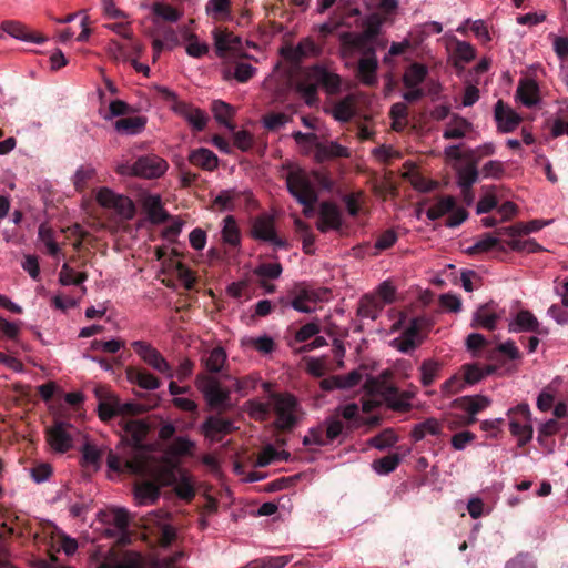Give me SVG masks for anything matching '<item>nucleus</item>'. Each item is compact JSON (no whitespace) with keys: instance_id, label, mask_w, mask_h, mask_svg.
Returning a JSON list of instances; mask_svg holds the SVG:
<instances>
[{"instance_id":"obj_1","label":"nucleus","mask_w":568,"mask_h":568,"mask_svg":"<svg viewBox=\"0 0 568 568\" xmlns=\"http://www.w3.org/2000/svg\"><path fill=\"white\" fill-rule=\"evenodd\" d=\"M123 430L119 453L110 452L108 455V467L121 474L155 476L151 448L144 443L150 430L149 424L142 419H125Z\"/></svg>"},{"instance_id":"obj_2","label":"nucleus","mask_w":568,"mask_h":568,"mask_svg":"<svg viewBox=\"0 0 568 568\" xmlns=\"http://www.w3.org/2000/svg\"><path fill=\"white\" fill-rule=\"evenodd\" d=\"M364 389L371 396H378L379 399H365L362 403V410L371 413L377 408L382 402H385L389 408L396 412H407L410 409V394L400 392L396 386L389 384L385 376L368 377L365 381Z\"/></svg>"},{"instance_id":"obj_3","label":"nucleus","mask_w":568,"mask_h":568,"mask_svg":"<svg viewBox=\"0 0 568 568\" xmlns=\"http://www.w3.org/2000/svg\"><path fill=\"white\" fill-rule=\"evenodd\" d=\"M288 193L303 205V215L307 219L315 214V204L318 194L313 185L310 174L302 168H291L285 176Z\"/></svg>"},{"instance_id":"obj_4","label":"nucleus","mask_w":568,"mask_h":568,"mask_svg":"<svg viewBox=\"0 0 568 568\" xmlns=\"http://www.w3.org/2000/svg\"><path fill=\"white\" fill-rule=\"evenodd\" d=\"M462 425V417L458 414H448L443 418L442 422H438L435 418H428L417 425L412 430V437L415 442H419L426 437V435L437 436L443 433L446 428L448 430H454L455 434L452 437V445L455 449H462V430L459 427Z\"/></svg>"},{"instance_id":"obj_5","label":"nucleus","mask_w":568,"mask_h":568,"mask_svg":"<svg viewBox=\"0 0 568 568\" xmlns=\"http://www.w3.org/2000/svg\"><path fill=\"white\" fill-rule=\"evenodd\" d=\"M270 399L276 415L274 427L283 433L292 432L298 423L296 413L300 405L296 397L290 393H271Z\"/></svg>"},{"instance_id":"obj_6","label":"nucleus","mask_w":568,"mask_h":568,"mask_svg":"<svg viewBox=\"0 0 568 568\" xmlns=\"http://www.w3.org/2000/svg\"><path fill=\"white\" fill-rule=\"evenodd\" d=\"M495 153L493 143H484L477 148H468L464 144V206L469 205L471 197L469 190L479 178L477 164L486 156Z\"/></svg>"},{"instance_id":"obj_7","label":"nucleus","mask_w":568,"mask_h":568,"mask_svg":"<svg viewBox=\"0 0 568 568\" xmlns=\"http://www.w3.org/2000/svg\"><path fill=\"white\" fill-rule=\"evenodd\" d=\"M428 68L422 63L413 62L403 74V84L406 91L403 99L408 103H415L426 97V89L422 85L427 80Z\"/></svg>"},{"instance_id":"obj_8","label":"nucleus","mask_w":568,"mask_h":568,"mask_svg":"<svg viewBox=\"0 0 568 568\" xmlns=\"http://www.w3.org/2000/svg\"><path fill=\"white\" fill-rule=\"evenodd\" d=\"M169 168L168 162L155 154H148L136 159L132 165H121L118 169L120 174H131L144 179H158Z\"/></svg>"},{"instance_id":"obj_9","label":"nucleus","mask_w":568,"mask_h":568,"mask_svg":"<svg viewBox=\"0 0 568 568\" xmlns=\"http://www.w3.org/2000/svg\"><path fill=\"white\" fill-rule=\"evenodd\" d=\"M131 346L148 366L164 375L166 378L174 377V369L170 363L150 343L144 341H134Z\"/></svg>"},{"instance_id":"obj_10","label":"nucleus","mask_w":568,"mask_h":568,"mask_svg":"<svg viewBox=\"0 0 568 568\" xmlns=\"http://www.w3.org/2000/svg\"><path fill=\"white\" fill-rule=\"evenodd\" d=\"M98 203L108 209H113L124 220H130L135 214V206L131 199L114 193L108 187H102L97 194Z\"/></svg>"},{"instance_id":"obj_11","label":"nucleus","mask_w":568,"mask_h":568,"mask_svg":"<svg viewBox=\"0 0 568 568\" xmlns=\"http://www.w3.org/2000/svg\"><path fill=\"white\" fill-rule=\"evenodd\" d=\"M155 477V481L146 480L136 486V497L141 504H153L160 496V486L175 481V474L172 468H163Z\"/></svg>"},{"instance_id":"obj_12","label":"nucleus","mask_w":568,"mask_h":568,"mask_svg":"<svg viewBox=\"0 0 568 568\" xmlns=\"http://www.w3.org/2000/svg\"><path fill=\"white\" fill-rule=\"evenodd\" d=\"M251 236L255 240L271 242L274 246L285 248L287 243L277 236L274 225V217L268 214L257 215L252 221Z\"/></svg>"},{"instance_id":"obj_13","label":"nucleus","mask_w":568,"mask_h":568,"mask_svg":"<svg viewBox=\"0 0 568 568\" xmlns=\"http://www.w3.org/2000/svg\"><path fill=\"white\" fill-rule=\"evenodd\" d=\"M306 80L315 81L327 94H337L341 91V77L322 64H314L305 71Z\"/></svg>"},{"instance_id":"obj_14","label":"nucleus","mask_w":568,"mask_h":568,"mask_svg":"<svg viewBox=\"0 0 568 568\" xmlns=\"http://www.w3.org/2000/svg\"><path fill=\"white\" fill-rule=\"evenodd\" d=\"M72 429L74 428L70 423L55 419L52 427L47 429L48 443L55 452H68L73 444Z\"/></svg>"},{"instance_id":"obj_15","label":"nucleus","mask_w":568,"mask_h":568,"mask_svg":"<svg viewBox=\"0 0 568 568\" xmlns=\"http://www.w3.org/2000/svg\"><path fill=\"white\" fill-rule=\"evenodd\" d=\"M196 386L212 406H220L229 399V390L223 389L221 383L214 376L197 375Z\"/></svg>"},{"instance_id":"obj_16","label":"nucleus","mask_w":568,"mask_h":568,"mask_svg":"<svg viewBox=\"0 0 568 568\" xmlns=\"http://www.w3.org/2000/svg\"><path fill=\"white\" fill-rule=\"evenodd\" d=\"M294 295L291 301V306L301 313L310 314L313 312V308L308 306L307 302L317 303L326 298L328 294L327 288H312L305 285H298L292 292Z\"/></svg>"},{"instance_id":"obj_17","label":"nucleus","mask_w":568,"mask_h":568,"mask_svg":"<svg viewBox=\"0 0 568 568\" xmlns=\"http://www.w3.org/2000/svg\"><path fill=\"white\" fill-rule=\"evenodd\" d=\"M456 203L454 197L452 196H444L440 197L435 204L429 206L426 211V216L435 221L443 215L453 212V214L447 219L446 225L454 227L462 224V209H455Z\"/></svg>"},{"instance_id":"obj_18","label":"nucleus","mask_w":568,"mask_h":568,"mask_svg":"<svg viewBox=\"0 0 568 568\" xmlns=\"http://www.w3.org/2000/svg\"><path fill=\"white\" fill-rule=\"evenodd\" d=\"M497 308L498 306L494 301L480 305L471 315L470 326L475 329L494 331L501 317Z\"/></svg>"},{"instance_id":"obj_19","label":"nucleus","mask_w":568,"mask_h":568,"mask_svg":"<svg viewBox=\"0 0 568 568\" xmlns=\"http://www.w3.org/2000/svg\"><path fill=\"white\" fill-rule=\"evenodd\" d=\"M320 219L316 227L320 232L326 233L328 230H339L342 227V212L339 207L329 201L320 204Z\"/></svg>"},{"instance_id":"obj_20","label":"nucleus","mask_w":568,"mask_h":568,"mask_svg":"<svg viewBox=\"0 0 568 568\" xmlns=\"http://www.w3.org/2000/svg\"><path fill=\"white\" fill-rule=\"evenodd\" d=\"M508 329L513 333L530 332L537 335L548 334V328L542 327L537 317L528 310L519 311L515 320L509 323Z\"/></svg>"},{"instance_id":"obj_21","label":"nucleus","mask_w":568,"mask_h":568,"mask_svg":"<svg viewBox=\"0 0 568 568\" xmlns=\"http://www.w3.org/2000/svg\"><path fill=\"white\" fill-rule=\"evenodd\" d=\"M1 30L13 38L26 42L42 44L48 41V38L45 36L29 30L26 24L16 20L3 21L0 28V31Z\"/></svg>"},{"instance_id":"obj_22","label":"nucleus","mask_w":568,"mask_h":568,"mask_svg":"<svg viewBox=\"0 0 568 568\" xmlns=\"http://www.w3.org/2000/svg\"><path fill=\"white\" fill-rule=\"evenodd\" d=\"M172 110L184 118L194 131L201 132L205 129L207 115L201 109L184 101H176V103L172 105Z\"/></svg>"},{"instance_id":"obj_23","label":"nucleus","mask_w":568,"mask_h":568,"mask_svg":"<svg viewBox=\"0 0 568 568\" xmlns=\"http://www.w3.org/2000/svg\"><path fill=\"white\" fill-rule=\"evenodd\" d=\"M321 53L322 47L316 44L311 38L301 40L295 48L283 50L285 59L293 64H300L303 59L308 57H318Z\"/></svg>"},{"instance_id":"obj_24","label":"nucleus","mask_w":568,"mask_h":568,"mask_svg":"<svg viewBox=\"0 0 568 568\" xmlns=\"http://www.w3.org/2000/svg\"><path fill=\"white\" fill-rule=\"evenodd\" d=\"M233 430L234 427L232 420L219 416L207 417L202 425L203 434L215 442L221 440L225 435L231 434Z\"/></svg>"},{"instance_id":"obj_25","label":"nucleus","mask_w":568,"mask_h":568,"mask_svg":"<svg viewBox=\"0 0 568 568\" xmlns=\"http://www.w3.org/2000/svg\"><path fill=\"white\" fill-rule=\"evenodd\" d=\"M495 120L500 131L511 132L521 122V116L506 105L503 100H498L495 104Z\"/></svg>"},{"instance_id":"obj_26","label":"nucleus","mask_w":568,"mask_h":568,"mask_svg":"<svg viewBox=\"0 0 568 568\" xmlns=\"http://www.w3.org/2000/svg\"><path fill=\"white\" fill-rule=\"evenodd\" d=\"M491 400L484 395L464 396V428L473 425L476 415L489 407Z\"/></svg>"},{"instance_id":"obj_27","label":"nucleus","mask_w":568,"mask_h":568,"mask_svg":"<svg viewBox=\"0 0 568 568\" xmlns=\"http://www.w3.org/2000/svg\"><path fill=\"white\" fill-rule=\"evenodd\" d=\"M126 377L130 383L138 385L140 388L146 390H154L160 388L161 381L142 367L129 366L126 368Z\"/></svg>"},{"instance_id":"obj_28","label":"nucleus","mask_w":568,"mask_h":568,"mask_svg":"<svg viewBox=\"0 0 568 568\" xmlns=\"http://www.w3.org/2000/svg\"><path fill=\"white\" fill-rule=\"evenodd\" d=\"M142 206L148 214V219L153 224H161L169 220V213L163 209L162 201L158 194H148L142 200Z\"/></svg>"},{"instance_id":"obj_29","label":"nucleus","mask_w":568,"mask_h":568,"mask_svg":"<svg viewBox=\"0 0 568 568\" xmlns=\"http://www.w3.org/2000/svg\"><path fill=\"white\" fill-rule=\"evenodd\" d=\"M349 151L347 148L341 145L337 142L322 143L317 141L315 143L314 159L317 163H323L331 159L348 158Z\"/></svg>"},{"instance_id":"obj_30","label":"nucleus","mask_w":568,"mask_h":568,"mask_svg":"<svg viewBox=\"0 0 568 568\" xmlns=\"http://www.w3.org/2000/svg\"><path fill=\"white\" fill-rule=\"evenodd\" d=\"M516 97L525 106H535L540 101L537 82L532 79H521L516 90Z\"/></svg>"},{"instance_id":"obj_31","label":"nucleus","mask_w":568,"mask_h":568,"mask_svg":"<svg viewBox=\"0 0 568 568\" xmlns=\"http://www.w3.org/2000/svg\"><path fill=\"white\" fill-rule=\"evenodd\" d=\"M187 160L191 164L205 171H213L219 165V159L216 154L206 148H199L191 151Z\"/></svg>"},{"instance_id":"obj_32","label":"nucleus","mask_w":568,"mask_h":568,"mask_svg":"<svg viewBox=\"0 0 568 568\" xmlns=\"http://www.w3.org/2000/svg\"><path fill=\"white\" fill-rule=\"evenodd\" d=\"M145 125L146 118L138 115L116 120L114 123V129L121 134L136 135L145 129Z\"/></svg>"},{"instance_id":"obj_33","label":"nucleus","mask_w":568,"mask_h":568,"mask_svg":"<svg viewBox=\"0 0 568 568\" xmlns=\"http://www.w3.org/2000/svg\"><path fill=\"white\" fill-rule=\"evenodd\" d=\"M338 419H345L347 422L346 428L347 430H354L359 427V420H362V416L359 414V407L355 403H349L346 405H341L335 408L334 413Z\"/></svg>"},{"instance_id":"obj_34","label":"nucleus","mask_w":568,"mask_h":568,"mask_svg":"<svg viewBox=\"0 0 568 568\" xmlns=\"http://www.w3.org/2000/svg\"><path fill=\"white\" fill-rule=\"evenodd\" d=\"M101 520L108 525H113L120 531L124 532L129 528L130 514L125 508H111L101 513Z\"/></svg>"},{"instance_id":"obj_35","label":"nucleus","mask_w":568,"mask_h":568,"mask_svg":"<svg viewBox=\"0 0 568 568\" xmlns=\"http://www.w3.org/2000/svg\"><path fill=\"white\" fill-rule=\"evenodd\" d=\"M100 402L98 405V415L101 420L108 422L115 416H119V398L113 394H108L102 397L101 392L97 390Z\"/></svg>"},{"instance_id":"obj_36","label":"nucleus","mask_w":568,"mask_h":568,"mask_svg":"<svg viewBox=\"0 0 568 568\" xmlns=\"http://www.w3.org/2000/svg\"><path fill=\"white\" fill-rule=\"evenodd\" d=\"M356 100L353 94H348L333 106L332 114L339 122H349L355 115Z\"/></svg>"},{"instance_id":"obj_37","label":"nucleus","mask_w":568,"mask_h":568,"mask_svg":"<svg viewBox=\"0 0 568 568\" xmlns=\"http://www.w3.org/2000/svg\"><path fill=\"white\" fill-rule=\"evenodd\" d=\"M430 328L432 321L428 317L415 316L409 321L408 326L403 332L422 344Z\"/></svg>"},{"instance_id":"obj_38","label":"nucleus","mask_w":568,"mask_h":568,"mask_svg":"<svg viewBox=\"0 0 568 568\" xmlns=\"http://www.w3.org/2000/svg\"><path fill=\"white\" fill-rule=\"evenodd\" d=\"M339 42L343 49L349 51H362L367 44L374 42L364 36V32H342L339 34Z\"/></svg>"},{"instance_id":"obj_39","label":"nucleus","mask_w":568,"mask_h":568,"mask_svg":"<svg viewBox=\"0 0 568 568\" xmlns=\"http://www.w3.org/2000/svg\"><path fill=\"white\" fill-rule=\"evenodd\" d=\"M324 439L327 445L335 442L341 436H346L352 430H347L346 425L342 419H338L334 414L325 419Z\"/></svg>"},{"instance_id":"obj_40","label":"nucleus","mask_w":568,"mask_h":568,"mask_svg":"<svg viewBox=\"0 0 568 568\" xmlns=\"http://www.w3.org/2000/svg\"><path fill=\"white\" fill-rule=\"evenodd\" d=\"M212 112L214 114L215 120L233 131L235 125L231 122L232 116L234 115V109L229 103L222 100H215L212 102Z\"/></svg>"},{"instance_id":"obj_41","label":"nucleus","mask_w":568,"mask_h":568,"mask_svg":"<svg viewBox=\"0 0 568 568\" xmlns=\"http://www.w3.org/2000/svg\"><path fill=\"white\" fill-rule=\"evenodd\" d=\"M384 307V303L373 296L365 295L361 298L357 314L361 317L376 320Z\"/></svg>"},{"instance_id":"obj_42","label":"nucleus","mask_w":568,"mask_h":568,"mask_svg":"<svg viewBox=\"0 0 568 568\" xmlns=\"http://www.w3.org/2000/svg\"><path fill=\"white\" fill-rule=\"evenodd\" d=\"M378 69L377 59H359L358 61V78L365 85H374L376 83V72Z\"/></svg>"},{"instance_id":"obj_43","label":"nucleus","mask_w":568,"mask_h":568,"mask_svg":"<svg viewBox=\"0 0 568 568\" xmlns=\"http://www.w3.org/2000/svg\"><path fill=\"white\" fill-rule=\"evenodd\" d=\"M38 239L45 245L49 255L57 257L61 253V248L54 239V231L47 223L40 224Z\"/></svg>"},{"instance_id":"obj_44","label":"nucleus","mask_w":568,"mask_h":568,"mask_svg":"<svg viewBox=\"0 0 568 568\" xmlns=\"http://www.w3.org/2000/svg\"><path fill=\"white\" fill-rule=\"evenodd\" d=\"M222 239L225 243L237 246L241 243V232L233 215H227L223 220Z\"/></svg>"},{"instance_id":"obj_45","label":"nucleus","mask_w":568,"mask_h":568,"mask_svg":"<svg viewBox=\"0 0 568 568\" xmlns=\"http://www.w3.org/2000/svg\"><path fill=\"white\" fill-rule=\"evenodd\" d=\"M402 460V456L397 453H392L387 456H384L379 459H375L372 463V468L378 475H388L394 471Z\"/></svg>"},{"instance_id":"obj_46","label":"nucleus","mask_w":568,"mask_h":568,"mask_svg":"<svg viewBox=\"0 0 568 568\" xmlns=\"http://www.w3.org/2000/svg\"><path fill=\"white\" fill-rule=\"evenodd\" d=\"M226 358L227 355L222 347H214L204 359L206 371L211 374L220 373L224 367Z\"/></svg>"},{"instance_id":"obj_47","label":"nucleus","mask_w":568,"mask_h":568,"mask_svg":"<svg viewBox=\"0 0 568 568\" xmlns=\"http://www.w3.org/2000/svg\"><path fill=\"white\" fill-rule=\"evenodd\" d=\"M398 440L397 435L392 428H386L379 434L367 440V444L376 449L384 450L394 446Z\"/></svg>"},{"instance_id":"obj_48","label":"nucleus","mask_w":568,"mask_h":568,"mask_svg":"<svg viewBox=\"0 0 568 568\" xmlns=\"http://www.w3.org/2000/svg\"><path fill=\"white\" fill-rule=\"evenodd\" d=\"M152 12L156 18L168 22H176L183 14L176 8L161 1L152 4Z\"/></svg>"},{"instance_id":"obj_49","label":"nucleus","mask_w":568,"mask_h":568,"mask_svg":"<svg viewBox=\"0 0 568 568\" xmlns=\"http://www.w3.org/2000/svg\"><path fill=\"white\" fill-rule=\"evenodd\" d=\"M509 430L513 436L517 437L519 447L529 443L534 434L532 426L529 423L523 425L515 418L509 422Z\"/></svg>"},{"instance_id":"obj_50","label":"nucleus","mask_w":568,"mask_h":568,"mask_svg":"<svg viewBox=\"0 0 568 568\" xmlns=\"http://www.w3.org/2000/svg\"><path fill=\"white\" fill-rule=\"evenodd\" d=\"M439 368L440 365L438 362L425 359L419 366L422 385L425 387L430 386L437 378Z\"/></svg>"},{"instance_id":"obj_51","label":"nucleus","mask_w":568,"mask_h":568,"mask_svg":"<svg viewBox=\"0 0 568 568\" xmlns=\"http://www.w3.org/2000/svg\"><path fill=\"white\" fill-rule=\"evenodd\" d=\"M384 20L383 18L377 13L369 14L362 23L364 30V36L368 38L369 40L377 41L378 36L382 31V24Z\"/></svg>"},{"instance_id":"obj_52","label":"nucleus","mask_w":568,"mask_h":568,"mask_svg":"<svg viewBox=\"0 0 568 568\" xmlns=\"http://www.w3.org/2000/svg\"><path fill=\"white\" fill-rule=\"evenodd\" d=\"M494 371L493 367L486 366L481 368L477 364H465L464 365V383L475 384L480 381L485 375L490 374Z\"/></svg>"},{"instance_id":"obj_53","label":"nucleus","mask_w":568,"mask_h":568,"mask_svg":"<svg viewBox=\"0 0 568 568\" xmlns=\"http://www.w3.org/2000/svg\"><path fill=\"white\" fill-rule=\"evenodd\" d=\"M242 193L234 189L223 190L213 201V205L217 206L220 211L233 210V201L237 199Z\"/></svg>"},{"instance_id":"obj_54","label":"nucleus","mask_w":568,"mask_h":568,"mask_svg":"<svg viewBox=\"0 0 568 568\" xmlns=\"http://www.w3.org/2000/svg\"><path fill=\"white\" fill-rule=\"evenodd\" d=\"M297 91L303 95L307 105L318 101V84L315 81L304 80L297 84Z\"/></svg>"},{"instance_id":"obj_55","label":"nucleus","mask_w":568,"mask_h":568,"mask_svg":"<svg viewBox=\"0 0 568 568\" xmlns=\"http://www.w3.org/2000/svg\"><path fill=\"white\" fill-rule=\"evenodd\" d=\"M445 153L449 161H454L455 182L462 186V145H452L446 149Z\"/></svg>"},{"instance_id":"obj_56","label":"nucleus","mask_w":568,"mask_h":568,"mask_svg":"<svg viewBox=\"0 0 568 568\" xmlns=\"http://www.w3.org/2000/svg\"><path fill=\"white\" fill-rule=\"evenodd\" d=\"M242 344L245 346H252L264 354L271 353L275 346L274 341L267 335L245 338L242 341Z\"/></svg>"},{"instance_id":"obj_57","label":"nucleus","mask_w":568,"mask_h":568,"mask_svg":"<svg viewBox=\"0 0 568 568\" xmlns=\"http://www.w3.org/2000/svg\"><path fill=\"white\" fill-rule=\"evenodd\" d=\"M487 346V339L479 333L469 334L466 338V347L475 357L480 356Z\"/></svg>"},{"instance_id":"obj_58","label":"nucleus","mask_w":568,"mask_h":568,"mask_svg":"<svg viewBox=\"0 0 568 568\" xmlns=\"http://www.w3.org/2000/svg\"><path fill=\"white\" fill-rule=\"evenodd\" d=\"M233 381L234 390L244 396L257 386L260 377L256 374H250L241 378H233Z\"/></svg>"},{"instance_id":"obj_59","label":"nucleus","mask_w":568,"mask_h":568,"mask_svg":"<svg viewBox=\"0 0 568 568\" xmlns=\"http://www.w3.org/2000/svg\"><path fill=\"white\" fill-rule=\"evenodd\" d=\"M507 245L513 250L517 252H528V253H536L542 251V246L538 244L535 240L528 239V240H520V239H513L511 241L507 242Z\"/></svg>"},{"instance_id":"obj_60","label":"nucleus","mask_w":568,"mask_h":568,"mask_svg":"<svg viewBox=\"0 0 568 568\" xmlns=\"http://www.w3.org/2000/svg\"><path fill=\"white\" fill-rule=\"evenodd\" d=\"M124 346L122 339L101 341L94 339L91 342L90 348L95 352H104L109 354H115Z\"/></svg>"},{"instance_id":"obj_61","label":"nucleus","mask_w":568,"mask_h":568,"mask_svg":"<svg viewBox=\"0 0 568 568\" xmlns=\"http://www.w3.org/2000/svg\"><path fill=\"white\" fill-rule=\"evenodd\" d=\"M195 444L186 437H176L170 446V452L176 456L192 455Z\"/></svg>"},{"instance_id":"obj_62","label":"nucleus","mask_w":568,"mask_h":568,"mask_svg":"<svg viewBox=\"0 0 568 568\" xmlns=\"http://www.w3.org/2000/svg\"><path fill=\"white\" fill-rule=\"evenodd\" d=\"M339 27L351 28L352 23L346 19H337L335 16L329 21L323 23L318 28L320 36L325 40L329 34L334 33Z\"/></svg>"},{"instance_id":"obj_63","label":"nucleus","mask_w":568,"mask_h":568,"mask_svg":"<svg viewBox=\"0 0 568 568\" xmlns=\"http://www.w3.org/2000/svg\"><path fill=\"white\" fill-rule=\"evenodd\" d=\"M484 178L501 179L505 174L504 163L498 160H489L481 168Z\"/></svg>"},{"instance_id":"obj_64","label":"nucleus","mask_w":568,"mask_h":568,"mask_svg":"<svg viewBox=\"0 0 568 568\" xmlns=\"http://www.w3.org/2000/svg\"><path fill=\"white\" fill-rule=\"evenodd\" d=\"M141 557L136 552H125L123 557L118 560L113 568H141Z\"/></svg>"}]
</instances>
